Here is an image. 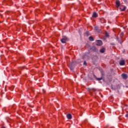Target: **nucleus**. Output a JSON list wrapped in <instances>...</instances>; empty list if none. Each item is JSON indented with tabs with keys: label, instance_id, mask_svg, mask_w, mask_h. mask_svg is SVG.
Returning <instances> with one entry per match:
<instances>
[{
	"label": "nucleus",
	"instance_id": "f257e3e1",
	"mask_svg": "<svg viewBox=\"0 0 128 128\" xmlns=\"http://www.w3.org/2000/svg\"><path fill=\"white\" fill-rule=\"evenodd\" d=\"M66 40H68V37L64 36L61 39V42L62 44H66Z\"/></svg>",
	"mask_w": 128,
	"mask_h": 128
},
{
	"label": "nucleus",
	"instance_id": "f03ea898",
	"mask_svg": "<svg viewBox=\"0 0 128 128\" xmlns=\"http://www.w3.org/2000/svg\"><path fill=\"white\" fill-rule=\"evenodd\" d=\"M96 46H102V42L100 40H96Z\"/></svg>",
	"mask_w": 128,
	"mask_h": 128
},
{
	"label": "nucleus",
	"instance_id": "7ed1b4c3",
	"mask_svg": "<svg viewBox=\"0 0 128 128\" xmlns=\"http://www.w3.org/2000/svg\"><path fill=\"white\" fill-rule=\"evenodd\" d=\"M119 64L120 66H124V64H126V62L124 60H121L120 61Z\"/></svg>",
	"mask_w": 128,
	"mask_h": 128
},
{
	"label": "nucleus",
	"instance_id": "20e7f679",
	"mask_svg": "<svg viewBox=\"0 0 128 128\" xmlns=\"http://www.w3.org/2000/svg\"><path fill=\"white\" fill-rule=\"evenodd\" d=\"M122 76L124 80H126L128 78V75L126 74H122Z\"/></svg>",
	"mask_w": 128,
	"mask_h": 128
},
{
	"label": "nucleus",
	"instance_id": "39448f33",
	"mask_svg": "<svg viewBox=\"0 0 128 128\" xmlns=\"http://www.w3.org/2000/svg\"><path fill=\"white\" fill-rule=\"evenodd\" d=\"M116 8H120V2L119 0H116Z\"/></svg>",
	"mask_w": 128,
	"mask_h": 128
},
{
	"label": "nucleus",
	"instance_id": "423d86ee",
	"mask_svg": "<svg viewBox=\"0 0 128 128\" xmlns=\"http://www.w3.org/2000/svg\"><path fill=\"white\" fill-rule=\"evenodd\" d=\"M66 118L68 120H72V114H69L66 115Z\"/></svg>",
	"mask_w": 128,
	"mask_h": 128
},
{
	"label": "nucleus",
	"instance_id": "0eeeda50",
	"mask_svg": "<svg viewBox=\"0 0 128 128\" xmlns=\"http://www.w3.org/2000/svg\"><path fill=\"white\" fill-rule=\"evenodd\" d=\"M92 18H98V14L96 12H94L92 15Z\"/></svg>",
	"mask_w": 128,
	"mask_h": 128
},
{
	"label": "nucleus",
	"instance_id": "6e6552de",
	"mask_svg": "<svg viewBox=\"0 0 128 128\" xmlns=\"http://www.w3.org/2000/svg\"><path fill=\"white\" fill-rule=\"evenodd\" d=\"M105 51L106 49L104 48H102L100 50V52H101L102 54H104V52Z\"/></svg>",
	"mask_w": 128,
	"mask_h": 128
},
{
	"label": "nucleus",
	"instance_id": "1a4fd4ad",
	"mask_svg": "<svg viewBox=\"0 0 128 128\" xmlns=\"http://www.w3.org/2000/svg\"><path fill=\"white\" fill-rule=\"evenodd\" d=\"M89 40H90V42H94V38H92V36H90Z\"/></svg>",
	"mask_w": 128,
	"mask_h": 128
},
{
	"label": "nucleus",
	"instance_id": "9d476101",
	"mask_svg": "<svg viewBox=\"0 0 128 128\" xmlns=\"http://www.w3.org/2000/svg\"><path fill=\"white\" fill-rule=\"evenodd\" d=\"M92 50L93 52H96L97 50H96V48L94 47V46H93L92 48Z\"/></svg>",
	"mask_w": 128,
	"mask_h": 128
},
{
	"label": "nucleus",
	"instance_id": "9b49d317",
	"mask_svg": "<svg viewBox=\"0 0 128 128\" xmlns=\"http://www.w3.org/2000/svg\"><path fill=\"white\" fill-rule=\"evenodd\" d=\"M96 80H102V78H96Z\"/></svg>",
	"mask_w": 128,
	"mask_h": 128
},
{
	"label": "nucleus",
	"instance_id": "f8f14e48",
	"mask_svg": "<svg viewBox=\"0 0 128 128\" xmlns=\"http://www.w3.org/2000/svg\"><path fill=\"white\" fill-rule=\"evenodd\" d=\"M126 6H124L123 9L121 10V11L124 12V10H126Z\"/></svg>",
	"mask_w": 128,
	"mask_h": 128
},
{
	"label": "nucleus",
	"instance_id": "ddd939ff",
	"mask_svg": "<svg viewBox=\"0 0 128 128\" xmlns=\"http://www.w3.org/2000/svg\"><path fill=\"white\" fill-rule=\"evenodd\" d=\"M94 28H95V30H98V26H95Z\"/></svg>",
	"mask_w": 128,
	"mask_h": 128
},
{
	"label": "nucleus",
	"instance_id": "4468645a",
	"mask_svg": "<svg viewBox=\"0 0 128 128\" xmlns=\"http://www.w3.org/2000/svg\"><path fill=\"white\" fill-rule=\"evenodd\" d=\"M105 36H109L108 34V32H106Z\"/></svg>",
	"mask_w": 128,
	"mask_h": 128
},
{
	"label": "nucleus",
	"instance_id": "2eb2a0df",
	"mask_svg": "<svg viewBox=\"0 0 128 128\" xmlns=\"http://www.w3.org/2000/svg\"><path fill=\"white\" fill-rule=\"evenodd\" d=\"M84 66H86L87 64H86V61L84 62Z\"/></svg>",
	"mask_w": 128,
	"mask_h": 128
},
{
	"label": "nucleus",
	"instance_id": "dca6fc26",
	"mask_svg": "<svg viewBox=\"0 0 128 128\" xmlns=\"http://www.w3.org/2000/svg\"><path fill=\"white\" fill-rule=\"evenodd\" d=\"M126 118H128V113L126 114Z\"/></svg>",
	"mask_w": 128,
	"mask_h": 128
},
{
	"label": "nucleus",
	"instance_id": "f3484780",
	"mask_svg": "<svg viewBox=\"0 0 128 128\" xmlns=\"http://www.w3.org/2000/svg\"><path fill=\"white\" fill-rule=\"evenodd\" d=\"M121 36H124V34L122 33L121 34H120Z\"/></svg>",
	"mask_w": 128,
	"mask_h": 128
},
{
	"label": "nucleus",
	"instance_id": "a211bd4d",
	"mask_svg": "<svg viewBox=\"0 0 128 128\" xmlns=\"http://www.w3.org/2000/svg\"><path fill=\"white\" fill-rule=\"evenodd\" d=\"M2 128H6L4 126H2Z\"/></svg>",
	"mask_w": 128,
	"mask_h": 128
},
{
	"label": "nucleus",
	"instance_id": "6ab92c4d",
	"mask_svg": "<svg viewBox=\"0 0 128 128\" xmlns=\"http://www.w3.org/2000/svg\"><path fill=\"white\" fill-rule=\"evenodd\" d=\"M43 92H44V90H43Z\"/></svg>",
	"mask_w": 128,
	"mask_h": 128
}]
</instances>
